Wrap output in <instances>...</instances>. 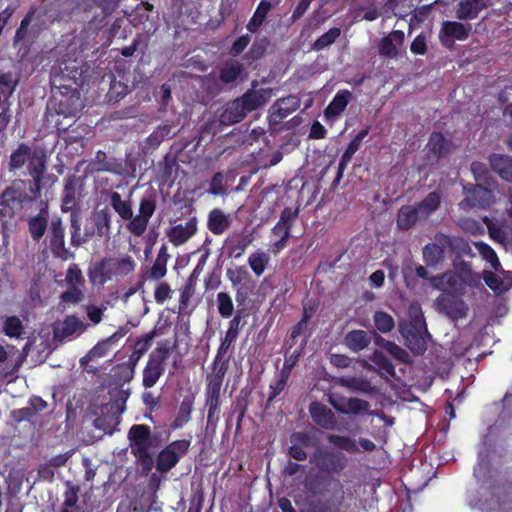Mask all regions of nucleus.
Wrapping results in <instances>:
<instances>
[{
	"label": "nucleus",
	"instance_id": "obj_1",
	"mask_svg": "<svg viewBox=\"0 0 512 512\" xmlns=\"http://www.w3.org/2000/svg\"><path fill=\"white\" fill-rule=\"evenodd\" d=\"M128 436L132 453L140 461L143 470L150 472L154 461L150 454L152 441L149 428L145 425H134L130 428Z\"/></svg>",
	"mask_w": 512,
	"mask_h": 512
},
{
	"label": "nucleus",
	"instance_id": "obj_2",
	"mask_svg": "<svg viewBox=\"0 0 512 512\" xmlns=\"http://www.w3.org/2000/svg\"><path fill=\"white\" fill-rule=\"evenodd\" d=\"M82 107V101L78 93L68 96L54 94L48 104L49 111H55L58 115L74 116Z\"/></svg>",
	"mask_w": 512,
	"mask_h": 512
},
{
	"label": "nucleus",
	"instance_id": "obj_3",
	"mask_svg": "<svg viewBox=\"0 0 512 512\" xmlns=\"http://www.w3.org/2000/svg\"><path fill=\"white\" fill-rule=\"evenodd\" d=\"M166 352L158 351L150 355L143 370V385L146 388L153 387L165 371Z\"/></svg>",
	"mask_w": 512,
	"mask_h": 512
},
{
	"label": "nucleus",
	"instance_id": "obj_4",
	"mask_svg": "<svg viewBox=\"0 0 512 512\" xmlns=\"http://www.w3.org/2000/svg\"><path fill=\"white\" fill-rule=\"evenodd\" d=\"M436 309L452 320L464 318L467 314V306L458 297L450 294H442L435 301Z\"/></svg>",
	"mask_w": 512,
	"mask_h": 512
},
{
	"label": "nucleus",
	"instance_id": "obj_5",
	"mask_svg": "<svg viewBox=\"0 0 512 512\" xmlns=\"http://www.w3.org/2000/svg\"><path fill=\"white\" fill-rule=\"evenodd\" d=\"M188 449V443L185 441L173 442L168 445L159 455L157 469L161 472L169 471L179 461Z\"/></svg>",
	"mask_w": 512,
	"mask_h": 512
},
{
	"label": "nucleus",
	"instance_id": "obj_6",
	"mask_svg": "<svg viewBox=\"0 0 512 512\" xmlns=\"http://www.w3.org/2000/svg\"><path fill=\"white\" fill-rule=\"evenodd\" d=\"M471 29L470 25H464L456 21H445L439 33L440 41L443 45L450 47L455 40H465Z\"/></svg>",
	"mask_w": 512,
	"mask_h": 512
},
{
	"label": "nucleus",
	"instance_id": "obj_7",
	"mask_svg": "<svg viewBox=\"0 0 512 512\" xmlns=\"http://www.w3.org/2000/svg\"><path fill=\"white\" fill-rule=\"evenodd\" d=\"M465 281V273L457 274L455 272H446L441 275L432 276L430 284L437 290L447 294L458 291Z\"/></svg>",
	"mask_w": 512,
	"mask_h": 512
},
{
	"label": "nucleus",
	"instance_id": "obj_8",
	"mask_svg": "<svg viewBox=\"0 0 512 512\" xmlns=\"http://www.w3.org/2000/svg\"><path fill=\"white\" fill-rule=\"evenodd\" d=\"M405 40L403 31L394 30L381 38L378 44L379 54L382 56L396 58L402 48Z\"/></svg>",
	"mask_w": 512,
	"mask_h": 512
},
{
	"label": "nucleus",
	"instance_id": "obj_9",
	"mask_svg": "<svg viewBox=\"0 0 512 512\" xmlns=\"http://www.w3.org/2000/svg\"><path fill=\"white\" fill-rule=\"evenodd\" d=\"M87 325L76 316H67L55 327V337L63 340L69 337H78L86 330Z\"/></svg>",
	"mask_w": 512,
	"mask_h": 512
},
{
	"label": "nucleus",
	"instance_id": "obj_10",
	"mask_svg": "<svg viewBox=\"0 0 512 512\" xmlns=\"http://www.w3.org/2000/svg\"><path fill=\"white\" fill-rule=\"evenodd\" d=\"M300 105V101L296 96L290 95L288 97L276 101L269 110V119L272 123H278L286 118Z\"/></svg>",
	"mask_w": 512,
	"mask_h": 512
},
{
	"label": "nucleus",
	"instance_id": "obj_11",
	"mask_svg": "<svg viewBox=\"0 0 512 512\" xmlns=\"http://www.w3.org/2000/svg\"><path fill=\"white\" fill-rule=\"evenodd\" d=\"M197 231V223L194 219H190L185 223L172 226L167 236L171 243L175 246H179L188 241Z\"/></svg>",
	"mask_w": 512,
	"mask_h": 512
},
{
	"label": "nucleus",
	"instance_id": "obj_12",
	"mask_svg": "<svg viewBox=\"0 0 512 512\" xmlns=\"http://www.w3.org/2000/svg\"><path fill=\"white\" fill-rule=\"evenodd\" d=\"M489 5V0H459L456 15L462 20L473 19Z\"/></svg>",
	"mask_w": 512,
	"mask_h": 512
},
{
	"label": "nucleus",
	"instance_id": "obj_13",
	"mask_svg": "<svg viewBox=\"0 0 512 512\" xmlns=\"http://www.w3.org/2000/svg\"><path fill=\"white\" fill-rule=\"evenodd\" d=\"M316 463L327 472H340L346 466V458L343 454L320 451L316 456Z\"/></svg>",
	"mask_w": 512,
	"mask_h": 512
},
{
	"label": "nucleus",
	"instance_id": "obj_14",
	"mask_svg": "<svg viewBox=\"0 0 512 512\" xmlns=\"http://www.w3.org/2000/svg\"><path fill=\"white\" fill-rule=\"evenodd\" d=\"M272 95V90L269 88H253L247 91L241 97V99L243 100L249 112H251L266 104L271 99Z\"/></svg>",
	"mask_w": 512,
	"mask_h": 512
},
{
	"label": "nucleus",
	"instance_id": "obj_15",
	"mask_svg": "<svg viewBox=\"0 0 512 512\" xmlns=\"http://www.w3.org/2000/svg\"><path fill=\"white\" fill-rule=\"evenodd\" d=\"M249 110L241 98L236 99L228 104L225 111L221 115V121L225 124H232L240 122Z\"/></svg>",
	"mask_w": 512,
	"mask_h": 512
},
{
	"label": "nucleus",
	"instance_id": "obj_16",
	"mask_svg": "<svg viewBox=\"0 0 512 512\" xmlns=\"http://www.w3.org/2000/svg\"><path fill=\"white\" fill-rule=\"evenodd\" d=\"M89 280L93 285L102 286L113 278L108 259L96 263L88 271Z\"/></svg>",
	"mask_w": 512,
	"mask_h": 512
},
{
	"label": "nucleus",
	"instance_id": "obj_17",
	"mask_svg": "<svg viewBox=\"0 0 512 512\" xmlns=\"http://www.w3.org/2000/svg\"><path fill=\"white\" fill-rule=\"evenodd\" d=\"M371 336L364 330L349 331L344 337V344L353 352L361 351L369 346Z\"/></svg>",
	"mask_w": 512,
	"mask_h": 512
},
{
	"label": "nucleus",
	"instance_id": "obj_18",
	"mask_svg": "<svg viewBox=\"0 0 512 512\" xmlns=\"http://www.w3.org/2000/svg\"><path fill=\"white\" fill-rule=\"evenodd\" d=\"M123 336L122 332H116L107 339L97 343L87 354L89 360H97L108 356L112 352L113 346Z\"/></svg>",
	"mask_w": 512,
	"mask_h": 512
},
{
	"label": "nucleus",
	"instance_id": "obj_19",
	"mask_svg": "<svg viewBox=\"0 0 512 512\" xmlns=\"http://www.w3.org/2000/svg\"><path fill=\"white\" fill-rule=\"evenodd\" d=\"M492 169L505 181L512 182V158L506 155L494 154L490 156Z\"/></svg>",
	"mask_w": 512,
	"mask_h": 512
},
{
	"label": "nucleus",
	"instance_id": "obj_20",
	"mask_svg": "<svg viewBox=\"0 0 512 512\" xmlns=\"http://www.w3.org/2000/svg\"><path fill=\"white\" fill-rule=\"evenodd\" d=\"M351 100V92L348 90H340L334 96L333 100L325 109V116L330 118L338 117L347 107Z\"/></svg>",
	"mask_w": 512,
	"mask_h": 512
},
{
	"label": "nucleus",
	"instance_id": "obj_21",
	"mask_svg": "<svg viewBox=\"0 0 512 512\" xmlns=\"http://www.w3.org/2000/svg\"><path fill=\"white\" fill-rule=\"evenodd\" d=\"M310 414L313 420L320 426L331 429L334 426L335 420L331 410L319 403H313L310 406Z\"/></svg>",
	"mask_w": 512,
	"mask_h": 512
},
{
	"label": "nucleus",
	"instance_id": "obj_22",
	"mask_svg": "<svg viewBox=\"0 0 512 512\" xmlns=\"http://www.w3.org/2000/svg\"><path fill=\"white\" fill-rule=\"evenodd\" d=\"M113 277L126 276L132 273L135 269V261L131 256L124 255L118 258L108 259Z\"/></svg>",
	"mask_w": 512,
	"mask_h": 512
},
{
	"label": "nucleus",
	"instance_id": "obj_23",
	"mask_svg": "<svg viewBox=\"0 0 512 512\" xmlns=\"http://www.w3.org/2000/svg\"><path fill=\"white\" fill-rule=\"evenodd\" d=\"M331 403L337 410L343 413L359 414L366 412L369 408V404L366 401L358 398L344 399L339 403L332 399Z\"/></svg>",
	"mask_w": 512,
	"mask_h": 512
},
{
	"label": "nucleus",
	"instance_id": "obj_24",
	"mask_svg": "<svg viewBox=\"0 0 512 512\" xmlns=\"http://www.w3.org/2000/svg\"><path fill=\"white\" fill-rule=\"evenodd\" d=\"M230 223L229 216L219 209H214L209 214L208 228L213 234H222L230 226Z\"/></svg>",
	"mask_w": 512,
	"mask_h": 512
},
{
	"label": "nucleus",
	"instance_id": "obj_25",
	"mask_svg": "<svg viewBox=\"0 0 512 512\" xmlns=\"http://www.w3.org/2000/svg\"><path fill=\"white\" fill-rule=\"evenodd\" d=\"M491 203H492L491 191L480 186V185H477L472 191L471 200L469 198H467L466 200L461 202L460 205L462 207L466 208L468 206H474V205L488 206Z\"/></svg>",
	"mask_w": 512,
	"mask_h": 512
},
{
	"label": "nucleus",
	"instance_id": "obj_26",
	"mask_svg": "<svg viewBox=\"0 0 512 512\" xmlns=\"http://www.w3.org/2000/svg\"><path fill=\"white\" fill-rule=\"evenodd\" d=\"M445 244H450V239L444 238L441 245L438 243H432L425 246L423 255L427 265L434 266L443 259Z\"/></svg>",
	"mask_w": 512,
	"mask_h": 512
},
{
	"label": "nucleus",
	"instance_id": "obj_27",
	"mask_svg": "<svg viewBox=\"0 0 512 512\" xmlns=\"http://www.w3.org/2000/svg\"><path fill=\"white\" fill-rule=\"evenodd\" d=\"M269 261H270L269 254L264 251H261V250H258L256 252L250 254L248 257V264H249L251 270L253 271V273L258 277L264 273Z\"/></svg>",
	"mask_w": 512,
	"mask_h": 512
},
{
	"label": "nucleus",
	"instance_id": "obj_28",
	"mask_svg": "<svg viewBox=\"0 0 512 512\" xmlns=\"http://www.w3.org/2000/svg\"><path fill=\"white\" fill-rule=\"evenodd\" d=\"M491 238L506 247L512 248V227L504 225L498 227L494 224L488 225Z\"/></svg>",
	"mask_w": 512,
	"mask_h": 512
},
{
	"label": "nucleus",
	"instance_id": "obj_29",
	"mask_svg": "<svg viewBox=\"0 0 512 512\" xmlns=\"http://www.w3.org/2000/svg\"><path fill=\"white\" fill-rule=\"evenodd\" d=\"M110 204L122 219L128 220L133 217V210L130 203L122 200L119 193L112 192L110 194Z\"/></svg>",
	"mask_w": 512,
	"mask_h": 512
},
{
	"label": "nucleus",
	"instance_id": "obj_30",
	"mask_svg": "<svg viewBox=\"0 0 512 512\" xmlns=\"http://www.w3.org/2000/svg\"><path fill=\"white\" fill-rule=\"evenodd\" d=\"M420 216L417 208L412 206L402 207L398 213L397 224L401 229H409Z\"/></svg>",
	"mask_w": 512,
	"mask_h": 512
},
{
	"label": "nucleus",
	"instance_id": "obj_31",
	"mask_svg": "<svg viewBox=\"0 0 512 512\" xmlns=\"http://www.w3.org/2000/svg\"><path fill=\"white\" fill-rule=\"evenodd\" d=\"M29 159V173L34 178L35 182L38 183L45 169V155L42 151H35Z\"/></svg>",
	"mask_w": 512,
	"mask_h": 512
},
{
	"label": "nucleus",
	"instance_id": "obj_32",
	"mask_svg": "<svg viewBox=\"0 0 512 512\" xmlns=\"http://www.w3.org/2000/svg\"><path fill=\"white\" fill-rule=\"evenodd\" d=\"M92 221L99 235L108 234L111 226V216L106 210H99L92 216Z\"/></svg>",
	"mask_w": 512,
	"mask_h": 512
},
{
	"label": "nucleus",
	"instance_id": "obj_33",
	"mask_svg": "<svg viewBox=\"0 0 512 512\" xmlns=\"http://www.w3.org/2000/svg\"><path fill=\"white\" fill-rule=\"evenodd\" d=\"M290 226L288 223L281 219L273 228L272 233L274 236L279 237V240L275 243V252L280 251L286 245V240L289 236Z\"/></svg>",
	"mask_w": 512,
	"mask_h": 512
},
{
	"label": "nucleus",
	"instance_id": "obj_34",
	"mask_svg": "<svg viewBox=\"0 0 512 512\" xmlns=\"http://www.w3.org/2000/svg\"><path fill=\"white\" fill-rule=\"evenodd\" d=\"M474 246L477 251L481 254V256L490 263L491 267L494 270H498L500 268V262L495 251L486 243L483 242H474Z\"/></svg>",
	"mask_w": 512,
	"mask_h": 512
},
{
	"label": "nucleus",
	"instance_id": "obj_35",
	"mask_svg": "<svg viewBox=\"0 0 512 512\" xmlns=\"http://www.w3.org/2000/svg\"><path fill=\"white\" fill-rule=\"evenodd\" d=\"M328 441L335 447L345 450L349 453H354L358 451L357 442L349 437L330 435L328 437Z\"/></svg>",
	"mask_w": 512,
	"mask_h": 512
},
{
	"label": "nucleus",
	"instance_id": "obj_36",
	"mask_svg": "<svg viewBox=\"0 0 512 512\" xmlns=\"http://www.w3.org/2000/svg\"><path fill=\"white\" fill-rule=\"evenodd\" d=\"M440 197L437 193H430L418 206L417 210L422 217H426L439 206Z\"/></svg>",
	"mask_w": 512,
	"mask_h": 512
},
{
	"label": "nucleus",
	"instance_id": "obj_37",
	"mask_svg": "<svg viewBox=\"0 0 512 512\" xmlns=\"http://www.w3.org/2000/svg\"><path fill=\"white\" fill-rule=\"evenodd\" d=\"M217 305L219 314L228 318L233 314L234 305L231 296L226 292H219L217 294Z\"/></svg>",
	"mask_w": 512,
	"mask_h": 512
},
{
	"label": "nucleus",
	"instance_id": "obj_38",
	"mask_svg": "<svg viewBox=\"0 0 512 512\" xmlns=\"http://www.w3.org/2000/svg\"><path fill=\"white\" fill-rule=\"evenodd\" d=\"M375 327L382 333H388L394 328V320L391 315L386 312L378 311L374 315Z\"/></svg>",
	"mask_w": 512,
	"mask_h": 512
},
{
	"label": "nucleus",
	"instance_id": "obj_39",
	"mask_svg": "<svg viewBox=\"0 0 512 512\" xmlns=\"http://www.w3.org/2000/svg\"><path fill=\"white\" fill-rule=\"evenodd\" d=\"M241 72V66L238 62L231 61L226 63L220 72V79L225 83L233 82Z\"/></svg>",
	"mask_w": 512,
	"mask_h": 512
},
{
	"label": "nucleus",
	"instance_id": "obj_40",
	"mask_svg": "<svg viewBox=\"0 0 512 512\" xmlns=\"http://www.w3.org/2000/svg\"><path fill=\"white\" fill-rule=\"evenodd\" d=\"M47 226V218L43 216L42 214L38 215L37 217H34L29 222V230L32 235V237L35 240L40 239L46 229Z\"/></svg>",
	"mask_w": 512,
	"mask_h": 512
},
{
	"label": "nucleus",
	"instance_id": "obj_41",
	"mask_svg": "<svg viewBox=\"0 0 512 512\" xmlns=\"http://www.w3.org/2000/svg\"><path fill=\"white\" fill-rule=\"evenodd\" d=\"M81 270L76 265H71L66 273L65 282L68 287H81L83 285Z\"/></svg>",
	"mask_w": 512,
	"mask_h": 512
},
{
	"label": "nucleus",
	"instance_id": "obj_42",
	"mask_svg": "<svg viewBox=\"0 0 512 512\" xmlns=\"http://www.w3.org/2000/svg\"><path fill=\"white\" fill-rule=\"evenodd\" d=\"M340 35V29L332 28L325 34H323L320 38H318L314 43V49L321 50L326 46L332 44Z\"/></svg>",
	"mask_w": 512,
	"mask_h": 512
},
{
	"label": "nucleus",
	"instance_id": "obj_43",
	"mask_svg": "<svg viewBox=\"0 0 512 512\" xmlns=\"http://www.w3.org/2000/svg\"><path fill=\"white\" fill-rule=\"evenodd\" d=\"M227 278L232 286H238L248 277V271L243 266H238L233 269H228L226 272Z\"/></svg>",
	"mask_w": 512,
	"mask_h": 512
},
{
	"label": "nucleus",
	"instance_id": "obj_44",
	"mask_svg": "<svg viewBox=\"0 0 512 512\" xmlns=\"http://www.w3.org/2000/svg\"><path fill=\"white\" fill-rule=\"evenodd\" d=\"M4 332L9 337H19L22 333V323L19 318L12 316L4 323Z\"/></svg>",
	"mask_w": 512,
	"mask_h": 512
},
{
	"label": "nucleus",
	"instance_id": "obj_45",
	"mask_svg": "<svg viewBox=\"0 0 512 512\" xmlns=\"http://www.w3.org/2000/svg\"><path fill=\"white\" fill-rule=\"evenodd\" d=\"M129 220L130 222L128 223L127 228L132 234L141 236L146 231L149 222L148 219L136 215L134 218Z\"/></svg>",
	"mask_w": 512,
	"mask_h": 512
},
{
	"label": "nucleus",
	"instance_id": "obj_46",
	"mask_svg": "<svg viewBox=\"0 0 512 512\" xmlns=\"http://www.w3.org/2000/svg\"><path fill=\"white\" fill-rule=\"evenodd\" d=\"M30 155V150L27 146L21 145L12 155L10 165L13 169L20 168L24 165L26 159Z\"/></svg>",
	"mask_w": 512,
	"mask_h": 512
},
{
	"label": "nucleus",
	"instance_id": "obj_47",
	"mask_svg": "<svg viewBox=\"0 0 512 512\" xmlns=\"http://www.w3.org/2000/svg\"><path fill=\"white\" fill-rule=\"evenodd\" d=\"M378 344H381L385 350L390 353L392 356H394L395 358L401 360V361H406L407 358H408V354L405 350H403L401 347H399L398 345H396L395 343L393 342H390V341H385L383 339H380L377 341Z\"/></svg>",
	"mask_w": 512,
	"mask_h": 512
},
{
	"label": "nucleus",
	"instance_id": "obj_48",
	"mask_svg": "<svg viewBox=\"0 0 512 512\" xmlns=\"http://www.w3.org/2000/svg\"><path fill=\"white\" fill-rule=\"evenodd\" d=\"M167 257L158 255L150 271V277L153 279H161L166 275Z\"/></svg>",
	"mask_w": 512,
	"mask_h": 512
},
{
	"label": "nucleus",
	"instance_id": "obj_49",
	"mask_svg": "<svg viewBox=\"0 0 512 512\" xmlns=\"http://www.w3.org/2000/svg\"><path fill=\"white\" fill-rule=\"evenodd\" d=\"M69 289L62 293L63 302L77 304L84 299V293L81 287H68Z\"/></svg>",
	"mask_w": 512,
	"mask_h": 512
},
{
	"label": "nucleus",
	"instance_id": "obj_50",
	"mask_svg": "<svg viewBox=\"0 0 512 512\" xmlns=\"http://www.w3.org/2000/svg\"><path fill=\"white\" fill-rule=\"evenodd\" d=\"M340 383L343 386H346L352 390L368 392L370 390L369 383L364 380H359L356 378L343 377L340 379Z\"/></svg>",
	"mask_w": 512,
	"mask_h": 512
},
{
	"label": "nucleus",
	"instance_id": "obj_51",
	"mask_svg": "<svg viewBox=\"0 0 512 512\" xmlns=\"http://www.w3.org/2000/svg\"><path fill=\"white\" fill-rule=\"evenodd\" d=\"M360 145L352 140L350 144L348 145L347 149L343 153L340 163H339V173H342L347 164L350 162L352 156L357 152Z\"/></svg>",
	"mask_w": 512,
	"mask_h": 512
},
{
	"label": "nucleus",
	"instance_id": "obj_52",
	"mask_svg": "<svg viewBox=\"0 0 512 512\" xmlns=\"http://www.w3.org/2000/svg\"><path fill=\"white\" fill-rule=\"evenodd\" d=\"M445 139L439 133H434L431 135L430 140L428 142V147L434 154H441L444 150Z\"/></svg>",
	"mask_w": 512,
	"mask_h": 512
},
{
	"label": "nucleus",
	"instance_id": "obj_53",
	"mask_svg": "<svg viewBox=\"0 0 512 512\" xmlns=\"http://www.w3.org/2000/svg\"><path fill=\"white\" fill-rule=\"evenodd\" d=\"M372 361L375 364H377L379 366L380 370H382L384 373H386L388 375H392L394 373L392 364L385 357H383L380 353L375 352L374 356L372 358Z\"/></svg>",
	"mask_w": 512,
	"mask_h": 512
},
{
	"label": "nucleus",
	"instance_id": "obj_54",
	"mask_svg": "<svg viewBox=\"0 0 512 512\" xmlns=\"http://www.w3.org/2000/svg\"><path fill=\"white\" fill-rule=\"evenodd\" d=\"M155 203L149 199H142L140 203L139 213L137 215L150 219L155 211Z\"/></svg>",
	"mask_w": 512,
	"mask_h": 512
},
{
	"label": "nucleus",
	"instance_id": "obj_55",
	"mask_svg": "<svg viewBox=\"0 0 512 512\" xmlns=\"http://www.w3.org/2000/svg\"><path fill=\"white\" fill-rule=\"evenodd\" d=\"M411 52L414 54L424 55L427 51L426 37L418 35L411 43Z\"/></svg>",
	"mask_w": 512,
	"mask_h": 512
},
{
	"label": "nucleus",
	"instance_id": "obj_56",
	"mask_svg": "<svg viewBox=\"0 0 512 512\" xmlns=\"http://www.w3.org/2000/svg\"><path fill=\"white\" fill-rule=\"evenodd\" d=\"M155 300L158 303H164L166 300L171 298V289L168 284L161 283L155 290Z\"/></svg>",
	"mask_w": 512,
	"mask_h": 512
},
{
	"label": "nucleus",
	"instance_id": "obj_57",
	"mask_svg": "<svg viewBox=\"0 0 512 512\" xmlns=\"http://www.w3.org/2000/svg\"><path fill=\"white\" fill-rule=\"evenodd\" d=\"M241 322L240 316H235L231 321L229 325V329L226 333V340L227 341H233L236 339L238 334V327Z\"/></svg>",
	"mask_w": 512,
	"mask_h": 512
},
{
	"label": "nucleus",
	"instance_id": "obj_58",
	"mask_svg": "<svg viewBox=\"0 0 512 512\" xmlns=\"http://www.w3.org/2000/svg\"><path fill=\"white\" fill-rule=\"evenodd\" d=\"M103 309L96 306L87 307V315L93 324H98L102 320Z\"/></svg>",
	"mask_w": 512,
	"mask_h": 512
},
{
	"label": "nucleus",
	"instance_id": "obj_59",
	"mask_svg": "<svg viewBox=\"0 0 512 512\" xmlns=\"http://www.w3.org/2000/svg\"><path fill=\"white\" fill-rule=\"evenodd\" d=\"M211 193L218 195L223 193V175L218 173L216 174L212 181H211V187H210Z\"/></svg>",
	"mask_w": 512,
	"mask_h": 512
},
{
	"label": "nucleus",
	"instance_id": "obj_60",
	"mask_svg": "<svg viewBox=\"0 0 512 512\" xmlns=\"http://www.w3.org/2000/svg\"><path fill=\"white\" fill-rule=\"evenodd\" d=\"M485 281H486V284L491 288L493 289L494 291H498V292H501V291H504L506 290V287L504 285H502L498 279H497V276L493 273H490L488 274L486 277H485Z\"/></svg>",
	"mask_w": 512,
	"mask_h": 512
},
{
	"label": "nucleus",
	"instance_id": "obj_61",
	"mask_svg": "<svg viewBox=\"0 0 512 512\" xmlns=\"http://www.w3.org/2000/svg\"><path fill=\"white\" fill-rule=\"evenodd\" d=\"M287 376L283 375L281 379H279L275 384L270 386L271 394L269 396V399L275 398L277 395L280 394V392L284 389L286 384Z\"/></svg>",
	"mask_w": 512,
	"mask_h": 512
},
{
	"label": "nucleus",
	"instance_id": "obj_62",
	"mask_svg": "<svg viewBox=\"0 0 512 512\" xmlns=\"http://www.w3.org/2000/svg\"><path fill=\"white\" fill-rule=\"evenodd\" d=\"M264 17L260 12H255L251 20L247 25V29L251 32H255L257 28L263 23Z\"/></svg>",
	"mask_w": 512,
	"mask_h": 512
},
{
	"label": "nucleus",
	"instance_id": "obj_63",
	"mask_svg": "<svg viewBox=\"0 0 512 512\" xmlns=\"http://www.w3.org/2000/svg\"><path fill=\"white\" fill-rule=\"evenodd\" d=\"M249 41H250V38L248 36L240 37L239 39H237L234 42L233 47H232V52L234 54L241 53L246 48V46L248 45Z\"/></svg>",
	"mask_w": 512,
	"mask_h": 512
},
{
	"label": "nucleus",
	"instance_id": "obj_64",
	"mask_svg": "<svg viewBox=\"0 0 512 512\" xmlns=\"http://www.w3.org/2000/svg\"><path fill=\"white\" fill-rule=\"evenodd\" d=\"M325 133H326V129L324 128V126L322 124H320L319 122H314L312 127H311V131H310V136L315 138V139H321L325 136Z\"/></svg>",
	"mask_w": 512,
	"mask_h": 512
}]
</instances>
